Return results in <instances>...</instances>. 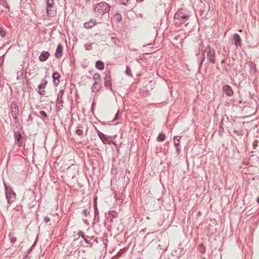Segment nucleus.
Segmentation results:
<instances>
[{"instance_id":"obj_38","label":"nucleus","mask_w":259,"mask_h":259,"mask_svg":"<svg viewBox=\"0 0 259 259\" xmlns=\"http://www.w3.org/2000/svg\"><path fill=\"white\" fill-rule=\"evenodd\" d=\"M63 91H62L60 92L59 93V94H58V98H60V97L61 98L62 96H63Z\"/></svg>"},{"instance_id":"obj_30","label":"nucleus","mask_w":259,"mask_h":259,"mask_svg":"<svg viewBox=\"0 0 259 259\" xmlns=\"http://www.w3.org/2000/svg\"><path fill=\"white\" fill-rule=\"evenodd\" d=\"M129 0H120V3L123 5H127Z\"/></svg>"},{"instance_id":"obj_11","label":"nucleus","mask_w":259,"mask_h":259,"mask_svg":"<svg viewBox=\"0 0 259 259\" xmlns=\"http://www.w3.org/2000/svg\"><path fill=\"white\" fill-rule=\"evenodd\" d=\"M50 56L48 52L43 51L39 57V59L41 62H44L47 60Z\"/></svg>"},{"instance_id":"obj_34","label":"nucleus","mask_w":259,"mask_h":259,"mask_svg":"<svg viewBox=\"0 0 259 259\" xmlns=\"http://www.w3.org/2000/svg\"><path fill=\"white\" fill-rule=\"evenodd\" d=\"M82 214L84 216L87 217L88 215L89 214V212L87 209H84L82 211Z\"/></svg>"},{"instance_id":"obj_22","label":"nucleus","mask_w":259,"mask_h":259,"mask_svg":"<svg viewBox=\"0 0 259 259\" xmlns=\"http://www.w3.org/2000/svg\"><path fill=\"white\" fill-rule=\"evenodd\" d=\"M165 138V135L163 133H161L160 134H159L158 136L157 137V140L159 142H162L164 140Z\"/></svg>"},{"instance_id":"obj_27","label":"nucleus","mask_w":259,"mask_h":259,"mask_svg":"<svg viewBox=\"0 0 259 259\" xmlns=\"http://www.w3.org/2000/svg\"><path fill=\"white\" fill-rule=\"evenodd\" d=\"M91 46H92V44H86L84 45V48H85L86 50H90L92 48Z\"/></svg>"},{"instance_id":"obj_44","label":"nucleus","mask_w":259,"mask_h":259,"mask_svg":"<svg viewBox=\"0 0 259 259\" xmlns=\"http://www.w3.org/2000/svg\"><path fill=\"white\" fill-rule=\"evenodd\" d=\"M143 0H136L137 2H142Z\"/></svg>"},{"instance_id":"obj_7","label":"nucleus","mask_w":259,"mask_h":259,"mask_svg":"<svg viewBox=\"0 0 259 259\" xmlns=\"http://www.w3.org/2000/svg\"><path fill=\"white\" fill-rule=\"evenodd\" d=\"M234 44L236 47L241 46L242 45V40L240 35L238 34L235 33L233 34Z\"/></svg>"},{"instance_id":"obj_3","label":"nucleus","mask_w":259,"mask_h":259,"mask_svg":"<svg viewBox=\"0 0 259 259\" xmlns=\"http://www.w3.org/2000/svg\"><path fill=\"white\" fill-rule=\"evenodd\" d=\"M97 134L104 144H110L112 142L111 138L109 136H107L98 130L97 131Z\"/></svg>"},{"instance_id":"obj_40","label":"nucleus","mask_w":259,"mask_h":259,"mask_svg":"<svg viewBox=\"0 0 259 259\" xmlns=\"http://www.w3.org/2000/svg\"><path fill=\"white\" fill-rule=\"evenodd\" d=\"M94 207H95V209L97 210V207L96 200H95V201Z\"/></svg>"},{"instance_id":"obj_43","label":"nucleus","mask_w":259,"mask_h":259,"mask_svg":"<svg viewBox=\"0 0 259 259\" xmlns=\"http://www.w3.org/2000/svg\"><path fill=\"white\" fill-rule=\"evenodd\" d=\"M112 39H113V40H114V41H115V40H117V38H115V37H112Z\"/></svg>"},{"instance_id":"obj_37","label":"nucleus","mask_w":259,"mask_h":259,"mask_svg":"<svg viewBox=\"0 0 259 259\" xmlns=\"http://www.w3.org/2000/svg\"><path fill=\"white\" fill-rule=\"evenodd\" d=\"M44 220L46 222V223H48L50 221V219L49 218H48V217H46L45 218H44Z\"/></svg>"},{"instance_id":"obj_16","label":"nucleus","mask_w":259,"mask_h":259,"mask_svg":"<svg viewBox=\"0 0 259 259\" xmlns=\"http://www.w3.org/2000/svg\"><path fill=\"white\" fill-rule=\"evenodd\" d=\"M249 67L250 69V73L252 75H254L256 73L255 65L252 63H249Z\"/></svg>"},{"instance_id":"obj_24","label":"nucleus","mask_w":259,"mask_h":259,"mask_svg":"<svg viewBox=\"0 0 259 259\" xmlns=\"http://www.w3.org/2000/svg\"><path fill=\"white\" fill-rule=\"evenodd\" d=\"M198 251L201 252V253H204L205 252V248L204 247V246L202 245V244H201L199 248H198Z\"/></svg>"},{"instance_id":"obj_32","label":"nucleus","mask_w":259,"mask_h":259,"mask_svg":"<svg viewBox=\"0 0 259 259\" xmlns=\"http://www.w3.org/2000/svg\"><path fill=\"white\" fill-rule=\"evenodd\" d=\"M16 238L14 236H10V241L12 243H15L16 241Z\"/></svg>"},{"instance_id":"obj_9","label":"nucleus","mask_w":259,"mask_h":259,"mask_svg":"<svg viewBox=\"0 0 259 259\" xmlns=\"http://www.w3.org/2000/svg\"><path fill=\"white\" fill-rule=\"evenodd\" d=\"M6 196L9 203H12L15 199V195L14 192H6Z\"/></svg>"},{"instance_id":"obj_14","label":"nucleus","mask_w":259,"mask_h":259,"mask_svg":"<svg viewBox=\"0 0 259 259\" xmlns=\"http://www.w3.org/2000/svg\"><path fill=\"white\" fill-rule=\"evenodd\" d=\"M96 24L95 20H91L89 22H85L84 24V26L87 29H89L93 27Z\"/></svg>"},{"instance_id":"obj_45","label":"nucleus","mask_w":259,"mask_h":259,"mask_svg":"<svg viewBox=\"0 0 259 259\" xmlns=\"http://www.w3.org/2000/svg\"><path fill=\"white\" fill-rule=\"evenodd\" d=\"M201 214V212L200 211H199L198 212H197V214L198 215H200Z\"/></svg>"},{"instance_id":"obj_28","label":"nucleus","mask_w":259,"mask_h":259,"mask_svg":"<svg viewBox=\"0 0 259 259\" xmlns=\"http://www.w3.org/2000/svg\"><path fill=\"white\" fill-rule=\"evenodd\" d=\"M114 17L116 19H117L118 20V21H120L122 19L121 15L119 14H117L115 15Z\"/></svg>"},{"instance_id":"obj_4","label":"nucleus","mask_w":259,"mask_h":259,"mask_svg":"<svg viewBox=\"0 0 259 259\" xmlns=\"http://www.w3.org/2000/svg\"><path fill=\"white\" fill-rule=\"evenodd\" d=\"M56 11L54 7V5L47 6V13L49 17H52L54 16L56 14Z\"/></svg>"},{"instance_id":"obj_42","label":"nucleus","mask_w":259,"mask_h":259,"mask_svg":"<svg viewBox=\"0 0 259 259\" xmlns=\"http://www.w3.org/2000/svg\"><path fill=\"white\" fill-rule=\"evenodd\" d=\"M256 201L259 204V197L257 198Z\"/></svg>"},{"instance_id":"obj_5","label":"nucleus","mask_w":259,"mask_h":259,"mask_svg":"<svg viewBox=\"0 0 259 259\" xmlns=\"http://www.w3.org/2000/svg\"><path fill=\"white\" fill-rule=\"evenodd\" d=\"M207 58L212 63H215V53L213 50H209L207 52Z\"/></svg>"},{"instance_id":"obj_8","label":"nucleus","mask_w":259,"mask_h":259,"mask_svg":"<svg viewBox=\"0 0 259 259\" xmlns=\"http://www.w3.org/2000/svg\"><path fill=\"white\" fill-rule=\"evenodd\" d=\"M223 91L228 96H231L234 93L232 88L229 85H224L223 88Z\"/></svg>"},{"instance_id":"obj_48","label":"nucleus","mask_w":259,"mask_h":259,"mask_svg":"<svg viewBox=\"0 0 259 259\" xmlns=\"http://www.w3.org/2000/svg\"><path fill=\"white\" fill-rule=\"evenodd\" d=\"M117 114H118V113L116 114V118H117Z\"/></svg>"},{"instance_id":"obj_2","label":"nucleus","mask_w":259,"mask_h":259,"mask_svg":"<svg viewBox=\"0 0 259 259\" xmlns=\"http://www.w3.org/2000/svg\"><path fill=\"white\" fill-rule=\"evenodd\" d=\"M188 17L189 16L186 14V11L184 9H181L175 14L174 18L176 23H181L185 22Z\"/></svg>"},{"instance_id":"obj_15","label":"nucleus","mask_w":259,"mask_h":259,"mask_svg":"<svg viewBox=\"0 0 259 259\" xmlns=\"http://www.w3.org/2000/svg\"><path fill=\"white\" fill-rule=\"evenodd\" d=\"M52 77L54 80V83L57 85L59 83V80H58L60 78V74L57 72H55L53 74Z\"/></svg>"},{"instance_id":"obj_25","label":"nucleus","mask_w":259,"mask_h":259,"mask_svg":"<svg viewBox=\"0 0 259 259\" xmlns=\"http://www.w3.org/2000/svg\"><path fill=\"white\" fill-rule=\"evenodd\" d=\"M15 110H12V116H13V118L15 119H16V118L17 117V107H16L15 108Z\"/></svg>"},{"instance_id":"obj_35","label":"nucleus","mask_w":259,"mask_h":259,"mask_svg":"<svg viewBox=\"0 0 259 259\" xmlns=\"http://www.w3.org/2000/svg\"><path fill=\"white\" fill-rule=\"evenodd\" d=\"M196 76H197V79H199V77L201 78H203V76H202L201 75L200 71L199 70L197 71V73L196 74Z\"/></svg>"},{"instance_id":"obj_13","label":"nucleus","mask_w":259,"mask_h":259,"mask_svg":"<svg viewBox=\"0 0 259 259\" xmlns=\"http://www.w3.org/2000/svg\"><path fill=\"white\" fill-rule=\"evenodd\" d=\"M105 79V86L108 89H111V77L109 75L107 74L106 75V76L104 78Z\"/></svg>"},{"instance_id":"obj_10","label":"nucleus","mask_w":259,"mask_h":259,"mask_svg":"<svg viewBox=\"0 0 259 259\" xmlns=\"http://www.w3.org/2000/svg\"><path fill=\"white\" fill-rule=\"evenodd\" d=\"M15 141L18 147L21 146L22 141H21V135L19 133H15Z\"/></svg>"},{"instance_id":"obj_17","label":"nucleus","mask_w":259,"mask_h":259,"mask_svg":"<svg viewBox=\"0 0 259 259\" xmlns=\"http://www.w3.org/2000/svg\"><path fill=\"white\" fill-rule=\"evenodd\" d=\"M225 123H226L227 125V127L228 126H231L232 125V122L231 121H229V119L228 117H226V119H225L224 118H223L222 119V121H221V124L222 125H225Z\"/></svg>"},{"instance_id":"obj_39","label":"nucleus","mask_w":259,"mask_h":259,"mask_svg":"<svg viewBox=\"0 0 259 259\" xmlns=\"http://www.w3.org/2000/svg\"><path fill=\"white\" fill-rule=\"evenodd\" d=\"M22 75H23V72H21L20 74L17 75V79H18V78H20L21 77H22Z\"/></svg>"},{"instance_id":"obj_33","label":"nucleus","mask_w":259,"mask_h":259,"mask_svg":"<svg viewBox=\"0 0 259 259\" xmlns=\"http://www.w3.org/2000/svg\"><path fill=\"white\" fill-rule=\"evenodd\" d=\"M38 93L40 95H45V91L44 90V89H38Z\"/></svg>"},{"instance_id":"obj_29","label":"nucleus","mask_w":259,"mask_h":259,"mask_svg":"<svg viewBox=\"0 0 259 259\" xmlns=\"http://www.w3.org/2000/svg\"><path fill=\"white\" fill-rule=\"evenodd\" d=\"M46 4H47V6L54 5V1H53V0H47Z\"/></svg>"},{"instance_id":"obj_6","label":"nucleus","mask_w":259,"mask_h":259,"mask_svg":"<svg viewBox=\"0 0 259 259\" xmlns=\"http://www.w3.org/2000/svg\"><path fill=\"white\" fill-rule=\"evenodd\" d=\"M180 139H181V138L179 136H175L174 138V145L176 149L177 153L178 154H179L180 152V149L179 148Z\"/></svg>"},{"instance_id":"obj_26","label":"nucleus","mask_w":259,"mask_h":259,"mask_svg":"<svg viewBox=\"0 0 259 259\" xmlns=\"http://www.w3.org/2000/svg\"><path fill=\"white\" fill-rule=\"evenodd\" d=\"M0 35L2 37H4L6 35L5 31L2 27H0Z\"/></svg>"},{"instance_id":"obj_19","label":"nucleus","mask_w":259,"mask_h":259,"mask_svg":"<svg viewBox=\"0 0 259 259\" xmlns=\"http://www.w3.org/2000/svg\"><path fill=\"white\" fill-rule=\"evenodd\" d=\"M93 79L95 81L94 83H100L101 78L99 73H95L93 76Z\"/></svg>"},{"instance_id":"obj_46","label":"nucleus","mask_w":259,"mask_h":259,"mask_svg":"<svg viewBox=\"0 0 259 259\" xmlns=\"http://www.w3.org/2000/svg\"><path fill=\"white\" fill-rule=\"evenodd\" d=\"M126 73L127 74L130 75V74H129V72H128V71H126Z\"/></svg>"},{"instance_id":"obj_18","label":"nucleus","mask_w":259,"mask_h":259,"mask_svg":"<svg viewBox=\"0 0 259 259\" xmlns=\"http://www.w3.org/2000/svg\"><path fill=\"white\" fill-rule=\"evenodd\" d=\"M96 67L100 70H102L104 68V64L103 62L98 61L96 63Z\"/></svg>"},{"instance_id":"obj_36","label":"nucleus","mask_w":259,"mask_h":259,"mask_svg":"<svg viewBox=\"0 0 259 259\" xmlns=\"http://www.w3.org/2000/svg\"><path fill=\"white\" fill-rule=\"evenodd\" d=\"M39 113L40 114V115H41L42 116H43L44 117H47V113L44 111H40L39 112Z\"/></svg>"},{"instance_id":"obj_21","label":"nucleus","mask_w":259,"mask_h":259,"mask_svg":"<svg viewBox=\"0 0 259 259\" xmlns=\"http://www.w3.org/2000/svg\"><path fill=\"white\" fill-rule=\"evenodd\" d=\"M47 84V80H46L45 79L42 80L41 83L38 87V89H45L46 88Z\"/></svg>"},{"instance_id":"obj_23","label":"nucleus","mask_w":259,"mask_h":259,"mask_svg":"<svg viewBox=\"0 0 259 259\" xmlns=\"http://www.w3.org/2000/svg\"><path fill=\"white\" fill-rule=\"evenodd\" d=\"M233 132L234 134L238 136H243L244 134L243 132L242 131H237L235 129L233 130Z\"/></svg>"},{"instance_id":"obj_49","label":"nucleus","mask_w":259,"mask_h":259,"mask_svg":"<svg viewBox=\"0 0 259 259\" xmlns=\"http://www.w3.org/2000/svg\"><path fill=\"white\" fill-rule=\"evenodd\" d=\"M201 63H202L201 62L200 63L199 66H201Z\"/></svg>"},{"instance_id":"obj_12","label":"nucleus","mask_w":259,"mask_h":259,"mask_svg":"<svg viewBox=\"0 0 259 259\" xmlns=\"http://www.w3.org/2000/svg\"><path fill=\"white\" fill-rule=\"evenodd\" d=\"M62 51H63V47L61 45L59 44L57 46L56 52H55V56L56 58H58L62 56Z\"/></svg>"},{"instance_id":"obj_31","label":"nucleus","mask_w":259,"mask_h":259,"mask_svg":"<svg viewBox=\"0 0 259 259\" xmlns=\"http://www.w3.org/2000/svg\"><path fill=\"white\" fill-rule=\"evenodd\" d=\"M76 134H77V135H79V136H81V135H83V131H82V130H79V129L77 130L76 131Z\"/></svg>"},{"instance_id":"obj_20","label":"nucleus","mask_w":259,"mask_h":259,"mask_svg":"<svg viewBox=\"0 0 259 259\" xmlns=\"http://www.w3.org/2000/svg\"><path fill=\"white\" fill-rule=\"evenodd\" d=\"M100 83H94L92 87V91L93 92H96L99 91V90L100 89Z\"/></svg>"},{"instance_id":"obj_47","label":"nucleus","mask_w":259,"mask_h":259,"mask_svg":"<svg viewBox=\"0 0 259 259\" xmlns=\"http://www.w3.org/2000/svg\"><path fill=\"white\" fill-rule=\"evenodd\" d=\"M126 73L127 74L130 75V74H129V72H128V71H126Z\"/></svg>"},{"instance_id":"obj_1","label":"nucleus","mask_w":259,"mask_h":259,"mask_svg":"<svg viewBox=\"0 0 259 259\" xmlns=\"http://www.w3.org/2000/svg\"><path fill=\"white\" fill-rule=\"evenodd\" d=\"M110 7L105 2H102L97 5L94 8L95 13L97 16L103 15V13L108 12Z\"/></svg>"},{"instance_id":"obj_41","label":"nucleus","mask_w":259,"mask_h":259,"mask_svg":"<svg viewBox=\"0 0 259 259\" xmlns=\"http://www.w3.org/2000/svg\"><path fill=\"white\" fill-rule=\"evenodd\" d=\"M95 214H98V209H97V210H96V209H95Z\"/></svg>"}]
</instances>
